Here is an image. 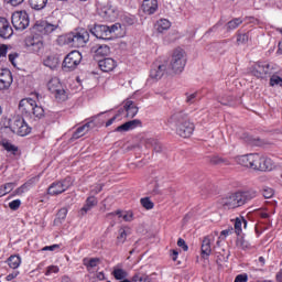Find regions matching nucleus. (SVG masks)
<instances>
[{"label":"nucleus","instance_id":"nucleus-1","mask_svg":"<svg viewBox=\"0 0 282 282\" xmlns=\"http://www.w3.org/2000/svg\"><path fill=\"white\" fill-rule=\"evenodd\" d=\"M254 197H257V191L254 189L238 192L221 198L220 204L225 210H232L248 204V202L254 199Z\"/></svg>","mask_w":282,"mask_h":282},{"label":"nucleus","instance_id":"nucleus-2","mask_svg":"<svg viewBox=\"0 0 282 282\" xmlns=\"http://www.w3.org/2000/svg\"><path fill=\"white\" fill-rule=\"evenodd\" d=\"M169 124H176V133L181 138H191L195 131V124L191 122L186 113L180 111L175 112L167 119Z\"/></svg>","mask_w":282,"mask_h":282},{"label":"nucleus","instance_id":"nucleus-3","mask_svg":"<svg viewBox=\"0 0 282 282\" xmlns=\"http://www.w3.org/2000/svg\"><path fill=\"white\" fill-rule=\"evenodd\" d=\"M19 111L24 118H37L41 120L45 116L43 107L36 105V101L32 98L22 99L19 104Z\"/></svg>","mask_w":282,"mask_h":282},{"label":"nucleus","instance_id":"nucleus-4","mask_svg":"<svg viewBox=\"0 0 282 282\" xmlns=\"http://www.w3.org/2000/svg\"><path fill=\"white\" fill-rule=\"evenodd\" d=\"M66 45L70 47H85L89 43V31L87 29H76L64 36Z\"/></svg>","mask_w":282,"mask_h":282},{"label":"nucleus","instance_id":"nucleus-5","mask_svg":"<svg viewBox=\"0 0 282 282\" xmlns=\"http://www.w3.org/2000/svg\"><path fill=\"white\" fill-rule=\"evenodd\" d=\"M184 67H186V52L182 48H176L172 53L169 66L170 72H173V74H182Z\"/></svg>","mask_w":282,"mask_h":282},{"label":"nucleus","instance_id":"nucleus-6","mask_svg":"<svg viewBox=\"0 0 282 282\" xmlns=\"http://www.w3.org/2000/svg\"><path fill=\"white\" fill-rule=\"evenodd\" d=\"M11 23L15 30L23 32L30 26V15L25 11H15L11 17Z\"/></svg>","mask_w":282,"mask_h":282},{"label":"nucleus","instance_id":"nucleus-7","mask_svg":"<svg viewBox=\"0 0 282 282\" xmlns=\"http://www.w3.org/2000/svg\"><path fill=\"white\" fill-rule=\"evenodd\" d=\"M48 91L51 94H54L56 100L59 102H64V100L67 99V93L65 91V88H63V85L61 84V80L56 77L52 78L48 84Z\"/></svg>","mask_w":282,"mask_h":282},{"label":"nucleus","instance_id":"nucleus-8","mask_svg":"<svg viewBox=\"0 0 282 282\" xmlns=\"http://www.w3.org/2000/svg\"><path fill=\"white\" fill-rule=\"evenodd\" d=\"M80 61H83V55L78 51H72L66 55L63 61L64 69H68V72H74L80 65Z\"/></svg>","mask_w":282,"mask_h":282},{"label":"nucleus","instance_id":"nucleus-9","mask_svg":"<svg viewBox=\"0 0 282 282\" xmlns=\"http://www.w3.org/2000/svg\"><path fill=\"white\" fill-rule=\"evenodd\" d=\"M9 129L12 131V133H17L22 138L25 135H30V133L32 132V128L28 126L24 119H14L13 122H11V124L9 126Z\"/></svg>","mask_w":282,"mask_h":282},{"label":"nucleus","instance_id":"nucleus-10","mask_svg":"<svg viewBox=\"0 0 282 282\" xmlns=\"http://www.w3.org/2000/svg\"><path fill=\"white\" fill-rule=\"evenodd\" d=\"M90 33L93 36H96V39H102L104 41H111L113 39L108 25L96 24L90 29Z\"/></svg>","mask_w":282,"mask_h":282},{"label":"nucleus","instance_id":"nucleus-11","mask_svg":"<svg viewBox=\"0 0 282 282\" xmlns=\"http://www.w3.org/2000/svg\"><path fill=\"white\" fill-rule=\"evenodd\" d=\"M165 74H171L169 62L154 64L153 68L150 70V77H152L154 80H160V78H162Z\"/></svg>","mask_w":282,"mask_h":282},{"label":"nucleus","instance_id":"nucleus-12","mask_svg":"<svg viewBox=\"0 0 282 282\" xmlns=\"http://www.w3.org/2000/svg\"><path fill=\"white\" fill-rule=\"evenodd\" d=\"M25 46L30 52H41L43 50V36L31 35L25 39Z\"/></svg>","mask_w":282,"mask_h":282},{"label":"nucleus","instance_id":"nucleus-13","mask_svg":"<svg viewBox=\"0 0 282 282\" xmlns=\"http://www.w3.org/2000/svg\"><path fill=\"white\" fill-rule=\"evenodd\" d=\"M69 186H72V182H69L67 178L64 181L54 182L48 187V195H61L62 193H65Z\"/></svg>","mask_w":282,"mask_h":282},{"label":"nucleus","instance_id":"nucleus-14","mask_svg":"<svg viewBox=\"0 0 282 282\" xmlns=\"http://www.w3.org/2000/svg\"><path fill=\"white\" fill-rule=\"evenodd\" d=\"M13 78L10 69L0 70V91H7L12 86Z\"/></svg>","mask_w":282,"mask_h":282},{"label":"nucleus","instance_id":"nucleus-15","mask_svg":"<svg viewBox=\"0 0 282 282\" xmlns=\"http://www.w3.org/2000/svg\"><path fill=\"white\" fill-rule=\"evenodd\" d=\"M33 30L43 34H52L55 30H58V24H52L45 21L39 22L34 25Z\"/></svg>","mask_w":282,"mask_h":282},{"label":"nucleus","instance_id":"nucleus-16","mask_svg":"<svg viewBox=\"0 0 282 282\" xmlns=\"http://www.w3.org/2000/svg\"><path fill=\"white\" fill-rule=\"evenodd\" d=\"M13 34H14V31L12 30L10 22H8V19L0 18V36H1V39H10Z\"/></svg>","mask_w":282,"mask_h":282},{"label":"nucleus","instance_id":"nucleus-17","mask_svg":"<svg viewBox=\"0 0 282 282\" xmlns=\"http://www.w3.org/2000/svg\"><path fill=\"white\" fill-rule=\"evenodd\" d=\"M270 73V64L267 63H258L254 66L253 75L257 78H265Z\"/></svg>","mask_w":282,"mask_h":282},{"label":"nucleus","instance_id":"nucleus-18","mask_svg":"<svg viewBox=\"0 0 282 282\" xmlns=\"http://www.w3.org/2000/svg\"><path fill=\"white\" fill-rule=\"evenodd\" d=\"M137 127H142V121L140 119H134L131 121H127L126 123L117 127L115 129V131H117L118 133H122L126 131H131L133 129H137Z\"/></svg>","mask_w":282,"mask_h":282},{"label":"nucleus","instance_id":"nucleus-19","mask_svg":"<svg viewBox=\"0 0 282 282\" xmlns=\"http://www.w3.org/2000/svg\"><path fill=\"white\" fill-rule=\"evenodd\" d=\"M141 10L144 14H155V12H158V0H144Z\"/></svg>","mask_w":282,"mask_h":282},{"label":"nucleus","instance_id":"nucleus-20","mask_svg":"<svg viewBox=\"0 0 282 282\" xmlns=\"http://www.w3.org/2000/svg\"><path fill=\"white\" fill-rule=\"evenodd\" d=\"M101 72H113L115 67H118V63L113 58H104L98 62Z\"/></svg>","mask_w":282,"mask_h":282},{"label":"nucleus","instance_id":"nucleus-21","mask_svg":"<svg viewBox=\"0 0 282 282\" xmlns=\"http://www.w3.org/2000/svg\"><path fill=\"white\" fill-rule=\"evenodd\" d=\"M124 110L127 118H135V116H138L139 108L133 101L128 99L124 102Z\"/></svg>","mask_w":282,"mask_h":282},{"label":"nucleus","instance_id":"nucleus-22","mask_svg":"<svg viewBox=\"0 0 282 282\" xmlns=\"http://www.w3.org/2000/svg\"><path fill=\"white\" fill-rule=\"evenodd\" d=\"M200 250L203 259H208V256L213 253V248L210 247V236H206L203 239Z\"/></svg>","mask_w":282,"mask_h":282},{"label":"nucleus","instance_id":"nucleus-23","mask_svg":"<svg viewBox=\"0 0 282 282\" xmlns=\"http://www.w3.org/2000/svg\"><path fill=\"white\" fill-rule=\"evenodd\" d=\"M154 28H155L156 32L162 34L163 32H166V30H171V21H169L166 19H160L154 24Z\"/></svg>","mask_w":282,"mask_h":282},{"label":"nucleus","instance_id":"nucleus-24","mask_svg":"<svg viewBox=\"0 0 282 282\" xmlns=\"http://www.w3.org/2000/svg\"><path fill=\"white\" fill-rule=\"evenodd\" d=\"M237 164L245 166L246 169L252 167V154L240 155L236 158Z\"/></svg>","mask_w":282,"mask_h":282},{"label":"nucleus","instance_id":"nucleus-25","mask_svg":"<svg viewBox=\"0 0 282 282\" xmlns=\"http://www.w3.org/2000/svg\"><path fill=\"white\" fill-rule=\"evenodd\" d=\"M209 163L213 164L214 166H230V161L219 155L210 156Z\"/></svg>","mask_w":282,"mask_h":282},{"label":"nucleus","instance_id":"nucleus-26","mask_svg":"<svg viewBox=\"0 0 282 282\" xmlns=\"http://www.w3.org/2000/svg\"><path fill=\"white\" fill-rule=\"evenodd\" d=\"M274 162L268 156H262L260 161V171H272Z\"/></svg>","mask_w":282,"mask_h":282},{"label":"nucleus","instance_id":"nucleus-27","mask_svg":"<svg viewBox=\"0 0 282 282\" xmlns=\"http://www.w3.org/2000/svg\"><path fill=\"white\" fill-rule=\"evenodd\" d=\"M91 126V122H87L84 126L76 129V131L73 133L72 139L78 140V138H83L87 131H89V127Z\"/></svg>","mask_w":282,"mask_h":282},{"label":"nucleus","instance_id":"nucleus-28","mask_svg":"<svg viewBox=\"0 0 282 282\" xmlns=\"http://www.w3.org/2000/svg\"><path fill=\"white\" fill-rule=\"evenodd\" d=\"M143 143L145 144L147 148L153 147L156 153H160V151H162V145L160 144V142H158V139L145 138L143 139Z\"/></svg>","mask_w":282,"mask_h":282},{"label":"nucleus","instance_id":"nucleus-29","mask_svg":"<svg viewBox=\"0 0 282 282\" xmlns=\"http://www.w3.org/2000/svg\"><path fill=\"white\" fill-rule=\"evenodd\" d=\"M45 67H48L50 69H56L58 67L59 59L58 57L54 55H48L44 61H43Z\"/></svg>","mask_w":282,"mask_h":282},{"label":"nucleus","instance_id":"nucleus-30","mask_svg":"<svg viewBox=\"0 0 282 282\" xmlns=\"http://www.w3.org/2000/svg\"><path fill=\"white\" fill-rule=\"evenodd\" d=\"M7 263L9 268H11L12 270H17V268L21 265V256H10L7 260Z\"/></svg>","mask_w":282,"mask_h":282},{"label":"nucleus","instance_id":"nucleus-31","mask_svg":"<svg viewBox=\"0 0 282 282\" xmlns=\"http://www.w3.org/2000/svg\"><path fill=\"white\" fill-rule=\"evenodd\" d=\"M96 56H107L110 52V48L107 44H97L95 47Z\"/></svg>","mask_w":282,"mask_h":282},{"label":"nucleus","instance_id":"nucleus-32","mask_svg":"<svg viewBox=\"0 0 282 282\" xmlns=\"http://www.w3.org/2000/svg\"><path fill=\"white\" fill-rule=\"evenodd\" d=\"M241 23H243V20H241V18L232 19L231 21H229L226 24L227 32H232V30H237V28H239V25H241Z\"/></svg>","mask_w":282,"mask_h":282},{"label":"nucleus","instance_id":"nucleus-33","mask_svg":"<svg viewBox=\"0 0 282 282\" xmlns=\"http://www.w3.org/2000/svg\"><path fill=\"white\" fill-rule=\"evenodd\" d=\"M32 10H43L47 6V0H29Z\"/></svg>","mask_w":282,"mask_h":282},{"label":"nucleus","instance_id":"nucleus-34","mask_svg":"<svg viewBox=\"0 0 282 282\" xmlns=\"http://www.w3.org/2000/svg\"><path fill=\"white\" fill-rule=\"evenodd\" d=\"M261 155L259 154H252L251 156V169L253 171H260L261 170Z\"/></svg>","mask_w":282,"mask_h":282},{"label":"nucleus","instance_id":"nucleus-35","mask_svg":"<svg viewBox=\"0 0 282 282\" xmlns=\"http://www.w3.org/2000/svg\"><path fill=\"white\" fill-rule=\"evenodd\" d=\"M218 102H220V105L232 107V105H235V98L230 95H224L218 97Z\"/></svg>","mask_w":282,"mask_h":282},{"label":"nucleus","instance_id":"nucleus-36","mask_svg":"<svg viewBox=\"0 0 282 282\" xmlns=\"http://www.w3.org/2000/svg\"><path fill=\"white\" fill-rule=\"evenodd\" d=\"M241 226H248V220L246 218H236L235 221V232L236 235H241Z\"/></svg>","mask_w":282,"mask_h":282},{"label":"nucleus","instance_id":"nucleus-37","mask_svg":"<svg viewBox=\"0 0 282 282\" xmlns=\"http://www.w3.org/2000/svg\"><path fill=\"white\" fill-rule=\"evenodd\" d=\"M17 186V183H6L0 187V195H8V193H12Z\"/></svg>","mask_w":282,"mask_h":282},{"label":"nucleus","instance_id":"nucleus-38","mask_svg":"<svg viewBox=\"0 0 282 282\" xmlns=\"http://www.w3.org/2000/svg\"><path fill=\"white\" fill-rule=\"evenodd\" d=\"M112 274L117 281H122V279H127V271L123 269H115L112 271Z\"/></svg>","mask_w":282,"mask_h":282},{"label":"nucleus","instance_id":"nucleus-39","mask_svg":"<svg viewBox=\"0 0 282 282\" xmlns=\"http://www.w3.org/2000/svg\"><path fill=\"white\" fill-rule=\"evenodd\" d=\"M250 40V36L248 33H238L237 34V45H246L248 41Z\"/></svg>","mask_w":282,"mask_h":282},{"label":"nucleus","instance_id":"nucleus-40","mask_svg":"<svg viewBox=\"0 0 282 282\" xmlns=\"http://www.w3.org/2000/svg\"><path fill=\"white\" fill-rule=\"evenodd\" d=\"M98 263H100V258H91L90 260H87V258L84 259V265H86L88 269L96 268Z\"/></svg>","mask_w":282,"mask_h":282},{"label":"nucleus","instance_id":"nucleus-41","mask_svg":"<svg viewBox=\"0 0 282 282\" xmlns=\"http://www.w3.org/2000/svg\"><path fill=\"white\" fill-rule=\"evenodd\" d=\"M141 206H143V208H145V210H152L154 204L153 202H151V198L149 197H144V198H141Z\"/></svg>","mask_w":282,"mask_h":282},{"label":"nucleus","instance_id":"nucleus-42","mask_svg":"<svg viewBox=\"0 0 282 282\" xmlns=\"http://www.w3.org/2000/svg\"><path fill=\"white\" fill-rule=\"evenodd\" d=\"M129 234L126 231L124 228L119 229V236L117 237V243H124V241H127V236Z\"/></svg>","mask_w":282,"mask_h":282},{"label":"nucleus","instance_id":"nucleus-43","mask_svg":"<svg viewBox=\"0 0 282 282\" xmlns=\"http://www.w3.org/2000/svg\"><path fill=\"white\" fill-rule=\"evenodd\" d=\"M270 85L271 87H274V86L282 87V78L279 77V75L271 76Z\"/></svg>","mask_w":282,"mask_h":282},{"label":"nucleus","instance_id":"nucleus-44","mask_svg":"<svg viewBox=\"0 0 282 282\" xmlns=\"http://www.w3.org/2000/svg\"><path fill=\"white\" fill-rule=\"evenodd\" d=\"M246 142H247V144H251V147H259L261 144L260 139H257V138H253L250 135L246 137Z\"/></svg>","mask_w":282,"mask_h":282},{"label":"nucleus","instance_id":"nucleus-45","mask_svg":"<svg viewBox=\"0 0 282 282\" xmlns=\"http://www.w3.org/2000/svg\"><path fill=\"white\" fill-rule=\"evenodd\" d=\"M262 195L265 199H270V198L274 197V189H272L270 187H264L262 189Z\"/></svg>","mask_w":282,"mask_h":282},{"label":"nucleus","instance_id":"nucleus-46","mask_svg":"<svg viewBox=\"0 0 282 282\" xmlns=\"http://www.w3.org/2000/svg\"><path fill=\"white\" fill-rule=\"evenodd\" d=\"M2 147L3 149H6V151H9L11 153H17V151H19V148H17L14 144L10 142L2 143Z\"/></svg>","mask_w":282,"mask_h":282},{"label":"nucleus","instance_id":"nucleus-47","mask_svg":"<svg viewBox=\"0 0 282 282\" xmlns=\"http://www.w3.org/2000/svg\"><path fill=\"white\" fill-rule=\"evenodd\" d=\"M237 246L241 248L242 250H250V242H248L246 239L241 238L237 241Z\"/></svg>","mask_w":282,"mask_h":282},{"label":"nucleus","instance_id":"nucleus-48","mask_svg":"<svg viewBox=\"0 0 282 282\" xmlns=\"http://www.w3.org/2000/svg\"><path fill=\"white\" fill-rule=\"evenodd\" d=\"M133 282H151V279L148 275L135 274L132 279Z\"/></svg>","mask_w":282,"mask_h":282},{"label":"nucleus","instance_id":"nucleus-49","mask_svg":"<svg viewBox=\"0 0 282 282\" xmlns=\"http://www.w3.org/2000/svg\"><path fill=\"white\" fill-rule=\"evenodd\" d=\"M197 100H199L197 93H193L186 97V102H188V105H194V102H197Z\"/></svg>","mask_w":282,"mask_h":282},{"label":"nucleus","instance_id":"nucleus-50","mask_svg":"<svg viewBox=\"0 0 282 282\" xmlns=\"http://www.w3.org/2000/svg\"><path fill=\"white\" fill-rule=\"evenodd\" d=\"M9 208L11 210H19V208H21V199H15L9 203Z\"/></svg>","mask_w":282,"mask_h":282},{"label":"nucleus","instance_id":"nucleus-51","mask_svg":"<svg viewBox=\"0 0 282 282\" xmlns=\"http://www.w3.org/2000/svg\"><path fill=\"white\" fill-rule=\"evenodd\" d=\"M86 205L94 208L95 206H98V199L95 196H90L86 199Z\"/></svg>","mask_w":282,"mask_h":282},{"label":"nucleus","instance_id":"nucleus-52","mask_svg":"<svg viewBox=\"0 0 282 282\" xmlns=\"http://www.w3.org/2000/svg\"><path fill=\"white\" fill-rule=\"evenodd\" d=\"M65 217H67V208L66 207H63L58 210L57 213V219L59 221H63L65 219Z\"/></svg>","mask_w":282,"mask_h":282},{"label":"nucleus","instance_id":"nucleus-53","mask_svg":"<svg viewBox=\"0 0 282 282\" xmlns=\"http://www.w3.org/2000/svg\"><path fill=\"white\" fill-rule=\"evenodd\" d=\"M56 273H58V267L51 265L47 268V270L45 272V276H50V274H56Z\"/></svg>","mask_w":282,"mask_h":282},{"label":"nucleus","instance_id":"nucleus-54","mask_svg":"<svg viewBox=\"0 0 282 282\" xmlns=\"http://www.w3.org/2000/svg\"><path fill=\"white\" fill-rule=\"evenodd\" d=\"M178 248H182L184 252H188V245H186V241L182 238L177 240Z\"/></svg>","mask_w":282,"mask_h":282},{"label":"nucleus","instance_id":"nucleus-55","mask_svg":"<svg viewBox=\"0 0 282 282\" xmlns=\"http://www.w3.org/2000/svg\"><path fill=\"white\" fill-rule=\"evenodd\" d=\"M28 191V184H23L22 186L18 187L14 191V195H23V193H26Z\"/></svg>","mask_w":282,"mask_h":282},{"label":"nucleus","instance_id":"nucleus-56","mask_svg":"<svg viewBox=\"0 0 282 282\" xmlns=\"http://www.w3.org/2000/svg\"><path fill=\"white\" fill-rule=\"evenodd\" d=\"M235 282H248V274H238L235 279Z\"/></svg>","mask_w":282,"mask_h":282},{"label":"nucleus","instance_id":"nucleus-57","mask_svg":"<svg viewBox=\"0 0 282 282\" xmlns=\"http://www.w3.org/2000/svg\"><path fill=\"white\" fill-rule=\"evenodd\" d=\"M8 54V45L0 44V57H6Z\"/></svg>","mask_w":282,"mask_h":282},{"label":"nucleus","instance_id":"nucleus-58","mask_svg":"<svg viewBox=\"0 0 282 282\" xmlns=\"http://www.w3.org/2000/svg\"><path fill=\"white\" fill-rule=\"evenodd\" d=\"M17 58H19V53H11V54H9V61L14 66H17V63L14 62V61H17Z\"/></svg>","mask_w":282,"mask_h":282},{"label":"nucleus","instance_id":"nucleus-59","mask_svg":"<svg viewBox=\"0 0 282 282\" xmlns=\"http://www.w3.org/2000/svg\"><path fill=\"white\" fill-rule=\"evenodd\" d=\"M122 219L124 221H133V213L127 212L126 214H123Z\"/></svg>","mask_w":282,"mask_h":282},{"label":"nucleus","instance_id":"nucleus-60","mask_svg":"<svg viewBox=\"0 0 282 282\" xmlns=\"http://www.w3.org/2000/svg\"><path fill=\"white\" fill-rule=\"evenodd\" d=\"M6 3H9L10 6H13L14 8H17V6H21V3H23L24 0H4Z\"/></svg>","mask_w":282,"mask_h":282},{"label":"nucleus","instance_id":"nucleus-61","mask_svg":"<svg viewBox=\"0 0 282 282\" xmlns=\"http://www.w3.org/2000/svg\"><path fill=\"white\" fill-rule=\"evenodd\" d=\"M58 248H61V246L58 245H52V246H46L44 247L42 250L45 252L47 250H50L51 252H54V250H58Z\"/></svg>","mask_w":282,"mask_h":282},{"label":"nucleus","instance_id":"nucleus-62","mask_svg":"<svg viewBox=\"0 0 282 282\" xmlns=\"http://www.w3.org/2000/svg\"><path fill=\"white\" fill-rule=\"evenodd\" d=\"M102 191V184H97L95 187L91 188V193L94 195H98Z\"/></svg>","mask_w":282,"mask_h":282},{"label":"nucleus","instance_id":"nucleus-63","mask_svg":"<svg viewBox=\"0 0 282 282\" xmlns=\"http://www.w3.org/2000/svg\"><path fill=\"white\" fill-rule=\"evenodd\" d=\"M20 272L19 271H13L12 273H10L9 275H7V281H13V279H17V276H19Z\"/></svg>","mask_w":282,"mask_h":282},{"label":"nucleus","instance_id":"nucleus-64","mask_svg":"<svg viewBox=\"0 0 282 282\" xmlns=\"http://www.w3.org/2000/svg\"><path fill=\"white\" fill-rule=\"evenodd\" d=\"M89 210H91V207L90 206H88L87 205V203L84 205V207L80 209V215L82 216H85V215H87V213L89 212Z\"/></svg>","mask_w":282,"mask_h":282}]
</instances>
